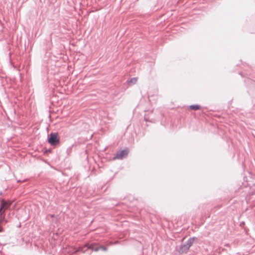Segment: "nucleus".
Returning <instances> with one entry per match:
<instances>
[{"mask_svg": "<svg viewBox=\"0 0 255 255\" xmlns=\"http://www.w3.org/2000/svg\"><path fill=\"white\" fill-rule=\"evenodd\" d=\"M88 250H91L95 252H98L100 250L106 251L107 250V248L103 246H97L96 244L93 243L90 245H86L82 247H80L76 252L85 253Z\"/></svg>", "mask_w": 255, "mask_h": 255, "instance_id": "f257e3e1", "label": "nucleus"}, {"mask_svg": "<svg viewBox=\"0 0 255 255\" xmlns=\"http://www.w3.org/2000/svg\"><path fill=\"white\" fill-rule=\"evenodd\" d=\"M196 238H190L187 242L181 245L180 247L179 252L181 253H186L189 250L190 247L193 245Z\"/></svg>", "mask_w": 255, "mask_h": 255, "instance_id": "f03ea898", "label": "nucleus"}, {"mask_svg": "<svg viewBox=\"0 0 255 255\" xmlns=\"http://www.w3.org/2000/svg\"><path fill=\"white\" fill-rule=\"evenodd\" d=\"M48 141L51 145H57L60 143L57 132H51L48 135Z\"/></svg>", "mask_w": 255, "mask_h": 255, "instance_id": "7ed1b4c3", "label": "nucleus"}, {"mask_svg": "<svg viewBox=\"0 0 255 255\" xmlns=\"http://www.w3.org/2000/svg\"><path fill=\"white\" fill-rule=\"evenodd\" d=\"M128 154V151L126 150H122L121 151H119L116 152L114 156L113 157V159H122L124 158V157Z\"/></svg>", "mask_w": 255, "mask_h": 255, "instance_id": "20e7f679", "label": "nucleus"}, {"mask_svg": "<svg viewBox=\"0 0 255 255\" xmlns=\"http://www.w3.org/2000/svg\"><path fill=\"white\" fill-rule=\"evenodd\" d=\"M11 202L10 201H5L4 199H2L0 201V207L3 209V212H5V211L10 206Z\"/></svg>", "mask_w": 255, "mask_h": 255, "instance_id": "39448f33", "label": "nucleus"}, {"mask_svg": "<svg viewBox=\"0 0 255 255\" xmlns=\"http://www.w3.org/2000/svg\"><path fill=\"white\" fill-rule=\"evenodd\" d=\"M3 209L0 207V220L2 221H4L5 223H6L7 221L4 218L5 212H3Z\"/></svg>", "mask_w": 255, "mask_h": 255, "instance_id": "423d86ee", "label": "nucleus"}, {"mask_svg": "<svg viewBox=\"0 0 255 255\" xmlns=\"http://www.w3.org/2000/svg\"><path fill=\"white\" fill-rule=\"evenodd\" d=\"M201 107L198 105H192L190 106V108L193 110H198L200 109Z\"/></svg>", "mask_w": 255, "mask_h": 255, "instance_id": "0eeeda50", "label": "nucleus"}, {"mask_svg": "<svg viewBox=\"0 0 255 255\" xmlns=\"http://www.w3.org/2000/svg\"><path fill=\"white\" fill-rule=\"evenodd\" d=\"M137 78L134 77V78H131L129 80H128V82L131 83H132L133 84H134L137 82Z\"/></svg>", "mask_w": 255, "mask_h": 255, "instance_id": "6e6552de", "label": "nucleus"}, {"mask_svg": "<svg viewBox=\"0 0 255 255\" xmlns=\"http://www.w3.org/2000/svg\"><path fill=\"white\" fill-rule=\"evenodd\" d=\"M17 182H21V181H20V180H17Z\"/></svg>", "mask_w": 255, "mask_h": 255, "instance_id": "1a4fd4ad", "label": "nucleus"}]
</instances>
